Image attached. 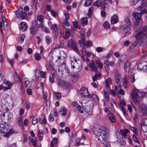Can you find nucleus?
I'll use <instances>...</instances> for the list:
<instances>
[{
  "instance_id": "29",
  "label": "nucleus",
  "mask_w": 147,
  "mask_h": 147,
  "mask_svg": "<svg viewBox=\"0 0 147 147\" xmlns=\"http://www.w3.org/2000/svg\"><path fill=\"white\" fill-rule=\"evenodd\" d=\"M13 75L15 77L17 80L20 81L21 83H22V80L21 78L20 77L18 74L16 72H15L13 74Z\"/></svg>"
},
{
  "instance_id": "52",
  "label": "nucleus",
  "mask_w": 147,
  "mask_h": 147,
  "mask_svg": "<svg viewBox=\"0 0 147 147\" xmlns=\"http://www.w3.org/2000/svg\"><path fill=\"white\" fill-rule=\"evenodd\" d=\"M86 112L88 115H91L92 113V110L91 108L88 109L86 110Z\"/></svg>"
},
{
  "instance_id": "17",
  "label": "nucleus",
  "mask_w": 147,
  "mask_h": 147,
  "mask_svg": "<svg viewBox=\"0 0 147 147\" xmlns=\"http://www.w3.org/2000/svg\"><path fill=\"white\" fill-rule=\"evenodd\" d=\"M4 84L7 86L5 87V89H4L5 90L10 89L12 85V84L11 82L9 81L5 80L4 81Z\"/></svg>"
},
{
  "instance_id": "36",
  "label": "nucleus",
  "mask_w": 147,
  "mask_h": 147,
  "mask_svg": "<svg viewBox=\"0 0 147 147\" xmlns=\"http://www.w3.org/2000/svg\"><path fill=\"white\" fill-rule=\"evenodd\" d=\"M55 76L54 73L52 74L51 76H49V80L51 83H53L54 82V80Z\"/></svg>"
},
{
  "instance_id": "55",
  "label": "nucleus",
  "mask_w": 147,
  "mask_h": 147,
  "mask_svg": "<svg viewBox=\"0 0 147 147\" xmlns=\"http://www.w3.org/2000/svg\"><path fill=\"white\" fill-rule=\"evenodd\" d=\"M81 21L82 22V24L83 25H87L88 23V19H82Z\"/></svg>"
},
{
  "instance_id": "32",
  "label": "nucleus",
  "mask_w": 147,
  "mask_h": 147,
  "mask_svg": "<svg viewBox=\"0 0 147 147\" xmlns=\"http://www.w3.org/2000/svg\"><path fill=\"white\" fill-rule=\"evenodd\" d=\"M95 63L96 65L100 69L103 68V63L99 61L98 60H96Z\"/></svg>"
},
{
  "instance_id": "10",
  "label": "nucleus",
  "mask_w": 147,
  "mask_h": 147,
  "mask_svg": "<svg viewBox=\"0 0 147 147\" xmlns=\"http://www.w3.org/2000/svg\"><path fill=\"white\" fill-rule=\"evenodd\" d=\"M9 126L8 124H0V132L2 134H4L9 129Z\"/></svg>"
},
{
  "instance_id": "57",
  "label": "nucleus",
  "mask_w": 147,
  "mask_h": 147,
  "mask_svg": "<svg viewBox=\"0 0 147 147\" xmlns=\"http://www.w3.org/2000/svg\"><path fill=\"white\" fill-rule=\"evenodd\" d=\"M130 129L132 131H133V132L136 135H137L138 131L134 127H130Z\"/></svg>"
},
{
  "instance_id": "42",
  "label": "nucleus",
  "mask_w": 147,
  "mask_h": 147,
  "mask_svg": "<svg viewBox=\"0 0 147 147\" xmlns=\"http://www.w3.org/2000/svg\"><path fill=\"white\" fill-rule=\"evenodd\" d=\"M52 38L48 36H47L46 37V42L47 44H49L52 42Z\"/></svg>"
},
{
  "instance_id": "37",
  "label": "nucleus",
  "mask_w": 147,
  "mask_h": 147,
  "mask_svg": "<svg viewBox=\"0 0 147 147\" xmlns=\"http://www.w3.org/2000/svg\"><path fill=\"white\" fill-rule=\"evenodd\" d=\"M53 34L54 37L55 38H57V35L58 34V29H55L53 28Z\"/></svg>"
},
{
  "instance_id": "54",
  "label": "nucleus",
  "mask_w": 147,
  "mask_h": 147,
  "mask_svg": "<svg viewBox=\"0 0 147 147\" xmlns=\"http://www.w3.org/2000/svg\"><path fill=\"white\" fill-rule=\"evenodd\" d=\"M35 59L37 60H39L41 59V56L40 54L37 53H36L35 55Z\"/></svg>"
},
{
  "instance_id": "47",
  "label": "nucleus",
  "mask_w": 147,
  "mask_h": 147,
  "mask_svg": "<svg viewBox=\"0 0 147 147\" xmlns=\"http://www.w3.org/2000/svg\"><path fill=\"white\" fill-rule=\"evenodd\" d=\"M43 133V131H41L40 132V130L38 131V137L39 138L40 140V141H41L42 139L43 136H42V135Z\"/></svg>"
},
{
  "instance_id": "30",
  "label": "nucleus",
  "mask_w": 147,
  "mask_h": 147,
  "mask_svg": "<svg viewBox=\"0 0 147 147\" xmlns=\"http://www.w3.org/2000/svg\"><path fill=\"white\" fill-rule=\"evenodd\" d=\"M104 64L108 66H113L114 65L115 62L113 61H109L107 60H106L104 61Z\"/></svg>"
},
{
  "instance_id": "51",
  "label": "nucleus",
  "mask_w": 147,
  "mask_h": 147,
  "mask_svg": "<svg viewBox=\"0 0 147 147\" xmlns=\"http://www.w3.org/2000/svg\"><path fill=\"white\" fill-rule=\"evenodd\" d=\"M92 43L90 41H88L86 43L85 42L84 46H87L88 47L92 46Z\"/></svg>"
},
{
  "instance_id": "59",
  "label": "nucleus",
  "mask_w": 147,
  "mask_h": 147,
  "mask_svg": "<svg viewBox=\"0 0 147 147\" xmlns=\"http://www.w3.org/2000/svg\"><path fill=\"white\" fill-rule=\"evenodd\" d=\"M81 139L80 138H77L76 139V144L75 145V146H78L79 145H80V141Z\"/></svg>"
},
{
  "instance_id": "3",
  "label": "nucleus",
  "mask_w": 147,
  "mask_h": 147,
  "mask_svg": "<svg viewBox=\"0 0 147 147\" xmlns=\"http://www.w3.org/2000/svg\"><path fill=\"white\" fill-rule=\"evenodd\" d=\"M58 71L61 74V76L64 78L68 77L69 74V70L64 64H62L59 66Z\"/></svg>"
},
{
  "instance_id": "22",
  "label": "nucleus",
  "mask_w": 147,
  "mask_h": 147,
  "mask_svg": "<svg viewBox=\"0 0 147 147\" xmlns=\"http://www.w3.org/2000/svg\"><path fill=\"white\" fill-rule=\"evenodd\" d=\"M89 66L91 67L92 70L94 72H97V68L95 65V63L93 60L91 61L90 63L89 64Z\"/></svg>"
},
{
  "instance_id": "9",
  "label": "nucleus",
  "mask_w": 147,
  "mask_h": 147,
  "mask_svg": "<svg viewBox=\"0 0 147 147\" xmlns=\"http://www.w3.org/2000/svg\"><path fill=\"white\" fill-rule=\"evenodd\" d=\"M67 45L68 47L74 49L75 51H78V50L76 44L72 39L68 40Z\"/></svg>"
},
{
  "instance_id": "58",
  "label": "nucleus",
  "mask_w": 147,
  "mask_h": 147,
  "mask_svg": "<svg viewBox=\"0 0 147 147\" xmlns=\"http://www.w3.org/2000/svg\"><path fill=\"white\" fill-rule=\"evenodd\" d=\"M20 93L21 94H22L25 92V90L22 84H21L20 86Z\"/></svg>"
},
{
  "instance_id": "39",
  "label": "nucleus",
  "mask_w": 147,
  "mask_h": 147,
  "mask_svg": "<svg viewBox=\"0 0 147 147\" xmlns=\"http://www.w3.org/2000/svg\"><path fill=\"white\" fill-rule=\"evenodd\" d=\"M123 82L124 87L126 88L128 85L126 77H125L123 78Z\"/></svg>"
},
{
  "instance_id": "1",
  "label": "nucleus",
  "mask_w": 147,
  "mask_h": 147,
  "mask_svg": "<svg viewBox=\"0 0 147 147\" xmlns=\"http://www.w3.org/2000/svg\"><path fill=\"white\" fill-rule=\"evenodd\" d=\"M94 134L96 137H98V141L102 144L106 145L108 143V134L105 130L93 127L92 129Z\"/></svg>"
},
{
  "instance_id": "35",
  "label": "nucleus",
  "mask_w": 147,
  "mask_h": 147,
  "mask_svg": "<svg viewBox=\"0 0 147 147\" xmlns=\"http://www.w3.org/2000/svg\"><path fill=\"white\" fill-rule=\"evenodd\" d=\"M14 131L13 129H10L4 135V136L6 137H8Z\"/></svg>"
},
{
  "instance_id": "2",
  "label": "nucleus",
  "mask_w": 147,
  "mask_h": 147,
  "mask_svg": "<svg viewBox=\"0 0 147 147\" xmlns=\"http://www.w3.org/2000/svg\"><path fill=\"white\" fill-rule=\"evenodd\" d=\"M144 92H140L138 89H135L131 95V97L133 101L136 103L141 102L143 97L146 95Z\"/></svg>"
},
{
  "instance_id": "27",
  "label": "nucleus",
  "mask_w": 147,
  "mask_h": 147,
  "mask_svg": "<svg viewBox=\"0 0 147 147\" xmlns=\"http://www.w3.org/2000/svg\"><path fill=\"white\" fill-rule=\"evenodd\" d=\"M45 66L47 69L48 70L52 71L53 70V64L52 62L51 61L49 62V66H47L46 65Z\"/></svg>"
},
{
  "instance_id": "21",
  "label": "nucleus",
  "mask_w": 147,
  "mask_h": 147,
  "mask_svg": "<svg viewBox=\"0 0 147 147\" xmlns=\"http://www.w3.org/2000/svg\"><path fill=\"white\" fill-rule=\"evenodd\" d=\"M67 111L65 108L62 107L59 110V113L61 115L65 116L66 115Z\"/></svg>"
},
{
  "instance_id": "8",
  "label": "nucleus",
  "mask_w": 147,
  "mask_h": 147,
  "mask_svg": "<svg viewBox=\"0 0 147 147\" xmlns=\"http://www.w3.org/2000/svg\"><path fill=\"white\" fill-rule=\"evenodd\" d=\"M137 69L138 70L147 71V61H143L138 64Z\"/></svg>"
},
{
  "instance_id": "63",
  "label": "nucleus",
  "mask_w": 147,
  "mask_h": 147,
  "mask_svg": "<svg viewBox=\"0 0 147 147\" xmlns=\"http://www.w3.org/2000/svg\"><path fill=\"white\" fill-rule=\"evenodd\" d=\"M25 36L24 34H23L22 35L20 40V43H22L24 41V39L25 38Z\"/></svg>"
},
{
  "instance_id": "62",
  "label": "nucleus",
  "mask_w": 147,
  "mask_h": 147,
  "mask_svg": "<svg viewBox=\"0 0 147 147\" xmlns=\"http://www.w3.org/2000/svg\"><path fill=\"white\" fill-rule=\"evenodd\" d=\"M121 88V86L120 84H118V85L115 86V91H116V92H119V90Z\"/></svg>"
},
{
  "instance_id": "6",
  "label": "nucleus",
  "mask_w": 147,
  "mask_h": 147,
  "mask_svg": "<svg viewBox=\"0 0 147 147\" xmlns=\"http://www.w3.org/2000/svg\"><path fill=\"white\" fill-rule=\"evenodd\" d=\"M23 8L21 6H20L18 10L16 13V16L18 18H24L27 17V14L25 12H23Z\"/></svg>"
},
{
  "instance_id": "49",
  "label": "nucleus",
  "mask_w": 147,
  "mask_h": 147,
  "mask_svg": "<svg viewBox=\"0 0 147 147\" xmlns=\"http://www.w3.org/2000/svg\"><path fill=\"white\" fill-rule=\"evenodd\" d=\"M92 8L90 7L89 8L88 13H87V16L88 18H90L92 16Z\"/></svg>"
},
{
  "instance_id": "64",
  "label": "nucleus",
  "mask_w": 147,
  "mask_h": 147,
  "mask_svg": "<svg viewBox=\"0 0 147 147\" xmlns=\"http://www.w3.org/2000/svg\"><path fill=\"white\" fill-rule=\"evenodd\" d=\"M77 64V61L75 60V62H72L71 63V66L72 68L74 69L75 68V65Z\"/></svg>"
},
{
  "instance_id": "15",
  "label": "nucleus",
  "mask_w": 147,
  "mask_h": 147,
  "mask_svg": "<svg viewBox=\"0 0 147 147\" xmlns=\"http://www.w3.org/2000/svg\"><path fill=\"white\" fill-rule=\"evenodd\" d=\"M57 84L61 88L65 87L67 85V83L64 80L58 78L57 80Z\"/></svg>"
},
{
  "instance_id": "5",
  "label": "nucleus",
  "mask_w": 147,
  "mask_h": 147,
  "mask_svg": "<svg viewBox=\"0 0 147 147\" xmlns=\"http://www.w3.org/2000/svg\"><path fill=\"white\" fill-rule=\"evenodd\" d=\"M38 20L35 22H33L32 25L30 28V33L32 36L36 34L38 30Z\"/></svg>"
},
{
  "instance_id": "26",
  "label": "nucleus",
  "mask_w": 147,
  "mask_h": 147,
  "mask_svg": "<svg viewBox=\"0 0 147 147\" xmlns=\"http://www.w3.org/2000/svg\"><path fill=\"white\" fill-rule=\"evenodd\" d=\"M88 97L91 98L96 102L98 101L99 100L98 96L95 94H89Z\"/></svg>"
},
{
  "instance_id": "40",
  "label": "nucleus",
  "mask_w": 147,
  "mask_h": 147,
  "mask_svg": "<svg viewBox=\"0 0 147 147\" xmlns=\"http://www.w3.org/2000/svg\"><path fill=\"white\" fill-rule=\"evenodd\" d=\"M81 51L82 52L86 53V55L87 56L90 57V55H91L90 53L89 52H86V50L85 49V48L84 47H82V50H81Z\"/></svg>"
},
{
  "instance_id": "7",
  "label": "nucleus",
  "mask_w": 147,
  "mask_h": 147,
  "mask_svg": "<svg viewBox=\"0 0 147 147\" xmlns=\"http://www.w3.org/2000/svg\"><path fill=\"white\" fill-rule=\"evenodd\" d=\"M144 34L142 32H139L137 33L135 36V38L137 40L136 41L138 42V44L141 45L144 41Z\"/></svg>"
},
{
  "instance_id": "14",
  "label": "nucleus",
  "mask_w": 147,
  "mask_h": 147,
  "mask_svg": "<svg viewBox=\"0 0 147 147\" xmlns=\"http://www.w3.org/2000/svg\"><path fill=\"white\" fill-rule=\"evenodd\" d=\"M142 23V19H135L134 28L141 27Z\"/></svg>"
},
{
  "instance_id": "13",
  "label": "nucleus",
  "mask_w": 147,
  "mask_h": 147,
  "mask_svg": "<svg viewBox=\"0 0 147 147\" xmlns=\"http://www.w3.org/2000/svg\"><path fill=\"white\" fill-rule=\"evenodd\" d=\"M147 13V11L144 10L140 11V13H138L136 12H134L132 14V15L133 17H134V18H141V15H142L144 13Z\"/></svg>"
},
{
  "instance_id": "31",
  "label": "nucleus",
  "mask_w": 147,
  "mask_h": 147,
  "mask_svg": "<svg viewBox=\"0 0 147 147\" xmlns=\"http://www.w3.org/2000/svg\"><path fill=\"white\" fill-rule=\"evenodd\" d=\"M38 20V27H41L43 26L42 24H43V19H35L34 21V22L36 21V20Z\"/></svg>"
},
{
  "instance_id": "34",
  "label": "nucleus",
  "mask_w": 147,
  "mask_h": 147,
  "mask_svg": "<svg viewBox=\"0 0 147 147\" xmlns=\"http://www.w3.org/2000/svg\"><path fill=\"white\" fill-rule=\"evenodd\" d=\"M38 117L36 115L34 116L32 120V123L33 124H36L37 123L38 121Z\"/></svg>"
},
{
  "instance_id": "44",
  "label": "nucleus",
  "mask_w": 147,
  "mask_h": 147,
  "mask_svg": "<svg viewBox=\"0 0 147 147\" xmlns=\"http://www.w3.org/2000/svg\"><path fill=\"white\" fill-rule=\"evenodd\" d=\"M51 13L52 16L55 18H56L57 14V13L54 10H52L51 11Z\"/></svg>"
},
{
  "instance_id": "24",
  "label": "nucleus",
  "mask_w": 147,
  "mask_h": 147,
  "mask_svg": "<svg viewBox=\"0 0 147 147\" xmlns=\"http://www.w3.org/2000/svg\"><path fill=\"white\" fill-rule=\"evenodd\" d=\"M141 110L143 115H147V107L144 105H142Z\"/></svg>"
},
{
  "instance_id": "28",
  "label": "nucleus",
  "mask_w": 147,
  "mask_h": 147,
  "mask_svg": "<svg viewBox=\"0 0 147 147\" xmlns=\"http://www.w3.org/2000/svg\"><path fill=\"white\" fill-rule=\"evenodd\" d=\"M114 78L117 83L118 84H120L121 82V79L120 75L115 76Z\"/></svg>"
},
{
  "instance_id": "25",
  "label": "nucleus",
  "mask_w": 147,
  "mask_h": 147,
  "mask_svg": "<svg viewBox=\"0 0 147 147\" xmlns=\"http://www.w3.org/2000/svg\"><path fill=\"white\" fill-rule=\"evenodd\" d=\"M61 24L64 28H66V26L68 27L69 26V23L67 19H65L64 21L61 23Z\"/></svg>"
},
{
  "instance_id": "19",
  "label": "nucleus",
  "mask_w": 147,
  "mask_h": 147,
  "mask_svg": "<svg viewBox=\"0 0 147 147\" xmlns=\"http://www.w3.org/2000/svg\"><path fill=\"white\" fill-rule=\"evenodd\" d=\"M108 117L110 121L112 123H114L115 121V119L114 114L111 113H108Z\"/></svg>"
},
{
  "instance_id": "38",
  "label": "nucleus",
  "mask_w": 147,
  "mask_h": 147,
  "mask_svg": "<svg viewBox=\"0 0 147 147\" xmlns=\"http://www.w3.org/2000/svg\"><path fill=\"white\" fill-rule=\"evenodd\" d=\"M101 1L100 0H97L93 3V5L94 6L98 7H100L101 5Z\"/></svg>"
},
{
  "instance_id": "12",
  "label": "nucleus",
  "mask_w": 147,
  "mask_h": 147,
  "mask_svg": "<svg viewBox=\"0 0 147 147\" xmlns=\"http://www.w3.org/2000/svg\"><path fill=\"white\" fill-rule=\"evenodd\" d=\"M79 93L82 96H83L88 97L89 94L87 88L85 87L81 88L79 91Z\"/></svg>"
},
{
  "instance_id": "56",
  "label": "nucleus",
  "mask_w": 147,
  "mask_h": 147,
  "mask_svg": "<svg viewBox=\"0 0 147 147\" xmlns=\"http://www.w3.org/2000/svg\"><path fill=\"white\" fill-rule=\"evenodd\" d=\"M29 139L30 140L31 143L33 144V145L35 147L37 146V144L36 141H34L33 139H31V138L30 137L29 138Z\"/></svg>"
},
{
  "instance_id": "41",
  "label": "nucleus",
  "mask_w": 147,
  "mask_h": 147,
  "mask_svg": "<svg viewBox=\"0 0 147 147\" xmlns=\"http://www.w3.org/2000/svg\"><path fill=\"white\" fill-rule=\"evenodd\" d=\"M141 128L142 131L144 132H147V126L142 125V124L141 125Z\"/></svg>"
},
{
  "instance_id": "20",
  "label": "nucleus",
  "mask_w": 147,
  "mask_h": 147,
  "mask_svg": "<svg viewBox=\"0 0 147 147\" xmlns=\"http://www.w3.org/2000/svg\"><path fill=\"white\" fill-rule=\"evenodd\" d=\"M130 65L129 62L128 61H126L125 63L124 69L126 72H128L129 70Z\"/></svg>"
},
{
  "instance_id": "33",
  "label": "nucleus",
  "mask_w": 147,
  "mask_h": 147,
  "mask_svg": "<svg viewBox=\"0 0 147 147\" xmlns=\"http://www.w3.org/2000/svg\"><path fill=\"white\" fill-rule=\"evenodd\" d=\"M105 82L106 83V88H109L110 84L111 83V79L110 78H108L106 80Z\"/></svg>"
},
{
  "instance_id": "11",
  "label": "nucleus",
  "mask_w": 147,
  "mask_h": 147,
  "mask_svg": "<svg viewBox=\"0 0 147 147\" xmlns=\"http://www.w3.org/2000/svg\"><path fill=\"white\" fill-rule=\"evenodd\" d=\"M138 47V44L137 41L131 42L129 48V51L130 52H134L137 49Z\"/></svg>"
},
{
  "instance_id": "4",
  "label": "nucleus",
  "mask_w": 147,
  "mask_h": 147,
  "mask_svg": "<svg viewBox=\"0 0 147 147\" xmlns=\"http://www.w3.org/2000/svg\"><path fill=\"white\" fill-rule=\"evenodd\" d=\"M126 24L120 27L119 32L120 33H122L130 30V27L131 24L129 19H125V20Z\"/></svg>"
},
{
  "instance_id": "45",
  "label": "nucleus",
  "mask_w": 147,
  "mask_h": 147,
  "mask_svg": "<svg viewBox=\"0 0 147 147\" xmlns=\"http://www.w3.org/2000/svg\"><path fill=\"white\" fill-rule=\"evenodd\" d=\"M92 1L90 0H86L84 4L85 6H88L91 5L92 3Z\"/></svg>"
},
{
  "instance_id": "46",
  "label": "nucleus",
  "mask_w": 147,
  "mask_h": 147,
  "mask_svg": "<svg viewBox=\"0 0 147 147\" xmlns=\"http://www.w3.org/2000/svg\"><path fill=\"white\" fill-rule=\"evenodd\" d=\"M77 108L79 112L81 113H83V108L82 106L80 105H78Z\"/></svg>"
},
{
  "instance_id": "60",
  "label": "nucleus",
  "mask_w": 147,
  "mask_h": 147,
  "mask_svg": "<svg viewBox=\"0 0 147 147\" xmlns=\"http://www.w3.org/2000/svg\"><path fill=\"white\" fill-rule=\"evenodd\" d=\"M41 27L42 28V29L46 33H49L50 31L48 28L45 27L44 26H42Z\"/></svg>"
},
{
  "instance_id": "61",
  "label": "nucleus",
  "mask_w": 147,
  "mask_h": 147,
  "mask_svg": "<svg viewBox=\"0 0 147 147\" xmlns=\"http://www.w3.org/2000/svg\"><path fill=\"white\" fill-rule=\"evenodd\" d=\"M139 0H131L130 1V4L131 5L136 4Z\"/></svg>"
},
{
  "instance_id": "48",
  "label": "nucleus",
  "mask_w": 147,
  "mask_h": 147,
  "mask_svg": "<svg viewBox=\"0 0 147 147\" xmlns=\"http://www.w3.org/2000/svg\"><path fill=\"white\" fill-rule=\"evenodd\" d=\"M107 4L106 2H101V5L100 6L102 9L104 10L105 8V6Z\"/></svg>"
},
{
  "instance_id": "18",
  "label": "nucleus",
  "mask_w": 147,
  "mask_h": 147,
  "mask_svg": "<svg viewBox=\"0 0 147 147\" xmlns=\"http://www.w3.org/2000/svg\"><path fill=\"white\" fill-rule=\"evenodd\" d=\"M28 28V26L25 22H21L20 24V28L22 31H26Z\"/></svg>"
},
{
  "instance_id": "23",
  "label": "nucleus",
  "mask_w": 147,
  "mask_h": 147,
  "mask_svg": "<svg viewBox=\"0 0 147 147\" xmlns=\"http://www.w3.org/2000/svg\"><path fill=\"white\" fill-rule=\"evenodd\" d=\"M129 130L128 129H121L120 130V132L125 139L126 138L127 134L129 132Z\"/></svg>"
},
{
  "instance_id": "53",
  "label": "nucleus",
  "mask_w": 147,
  "mask_h": 147,
  "mask_svg": "<svg viewBox=\"0 0 147 147\" xmlns=\"http://www.w3.org/2000/svg\"><path fill=\"white\" fill-rule=\"evenodd\" d=\"M119 19H111V23L112 24H114L118 22Z\"/></svg>"
},
{
  "instance_id": "16",
  "label": "nucleus",
  "mask_w": 147,
  "mask_h": 147,
  "mask_svg": "<svg viewBox=\"0 0 147 147\" xmlns=\"http://www.w3.org/2000/svg\"><path fill=\"white\" fill-rule=\"evenodd\" d=\"M79 76V75L78 73H76L72 74L71 75L70 80L73 82H76Z\"/></svg>"
},
{
  "instance_id": "43",
  "label": "nucleus",
  "mask_w": 147,
  "mask_h": 147,
  "mask_svg": "<svg viewBox=\"0 0 147 147\" xmlns=\"http://www.w3.org/2000/svg\"><path fill=\"white\" fill-rule=\"evenodd\" d=\"M104 27L105 29L107 30L110 28V24L107 22H105L104 24Z\"/></svg>"
},
{
  "instance_id": "50",
  "label": "nucleus",
  "mask_w": 147,
  "mask_h": 147,
  "mask_svg": "<svg viewBox=\"0 0 147 147\" xmlns=\"http://www.w3.org/2000/svg\"><path fill=\"white\" fill-rule=\"evenodd\" d=\"M65 36L64 38L66 39H67L70 35V33L69 31H67L65 32Z\"/></svg>"
}]
</instances>
